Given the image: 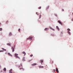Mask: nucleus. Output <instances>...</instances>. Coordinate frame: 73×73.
I'll return each mask as SVG.
<instances>
[{
  "instance_id": "obj_1",
  "label": "nucleus",
  "mask_w": 73,
  "mask_h": 73,
  "mask_svg": "<svg viewBox=\"0 0 73 73\" xmlns=\"http://www.w3.org/2000/svg\"><path fill=\"white\" fill-rule=\"evenodd\" d=\"M15 57L17 58H18L19 59H20V57H19L18 56V54L16 53L15 54Z\"/></svg>"
},
{
  "instance_id": "obj_2",
  "label": "nucleus",
  "mask_w": 73,
  "mask_h": 73,
  "mask_svg": "<svg viewBox=\"0 0 73 73\" xmlns=\"http://www.w3.org/2000/svg\"><path fill=\"white\" fill-rule=\"evenodd\" d=\"M67 30L68 31V33L69 34V35H71L70 32L69 31H70V29H67Z\"/></svg>"
},
{
  "instance_id": "obj_3",
  "label": "nucleus",
  "mask_w": 73,
  "mask_h": 73,
  "mask_svg": "<svg viewBox=\"0 0 73 73\" xmlns=\"http://www.w3.org/2000/svg\"><path fill=\"white\" fill-rule=\"evenodd\" d=\"M32 38H33V37H32V36H29V38H28L27 39V40H28V39H29V40H30H30H31L32 39Z\"/></svg>"
},
{
  "instance_id": "obj_4",
  "label": "nucleus",
  "mask_w": 73,
  "mask_h": 73,
  "mask_svg": "<svg viewBox=\"0 0 73 73\" xmlns=\"http://www.w3.org/2000/svg\"><path fill=\"white\" fill-rule=\"evenodd\" d=\"M58 22L59 24H60L61 25H62V23H61L60 21L59 20L58 21Z\"/></svg>"
},
{
  "instance_id": "obj_5",
  "label": "nucleus",
  "mask_w": 73,
  "mask_h": 73,
  "mask_svg": "<svg viewBox=\"0 0 73 73\" xmlns=\"http://www.w3.org/2000/svg\"><path fill=\"white\" fill-rule=\"evenodd\" d=\"M11 49H12V50L13 52H14V51H15V49L14 48H13V47H12L11 48Z\"/></svg>"
},
{
  "instance_id": "obj_6",
  "label": "nucleus",
  "mask_w": 73,
  "mask_h": 73,
  "mask_svg": "<svg viewBox=\"0 0 73 73\" xmlns=\"http://www.w3.org/2000/svg\"><path fill=\"white\" fill-rule=\"evenodd\" d=\"M49 28H50L51 29H52V31H55V30L53 29L51 27H49Z\"/></svg>"
},
{
  "instance_id": "obj_7",
  "label": "nucleus",
  "mask_w": 73,
  "mask_h": 73,
  "mask_svg": "<svg viewBox=\"0 0 73 73\" xmlns=\"http://www.w3.org/2000/svg\"><path fill=\"white\" fill-rule=\"evenodd\" d=\"M56 71L57 72V73H58V69L57 68H56Z\"/></svg>"
},
{
  "instance_id": "obj_8",
  "label": "nucleus",
  "mask_w": 73,
  "mask_h": 73,
  "mask_svg": "<svg viewBox=\"0 0 73 73\" xmlns=\"http://www.w3.org/2000/svg\"><path fill=\"white\" fill-rule=\"evenodd\" d=\"M12 69H11L9 70V73H13L12 72Z\"/></svg>"
},
{
  "instance_id": "obj_9",
  "label": "nucleus",
  "mask_w": 73,
  "mask_h": 73,
  "mask_svg": "<svg viewBox=\"0 0 73 73\" xmlns=\"http://www.w3.org/2000/svg\"><path fill=\"white\" fill-rule=\"evenodd\" d=\"M37 65V64L36 63H34L33 64H32V66H35V65Z\"/></svg>"
},
{
  "instance_id": "obj_10",
  "label": "nucleus",
  "mask_w": 73,
  "mask_h": 73,
  "mask_svg": "<svg viewBox=\"0 0 73 73\" xmlns=\"http://www.w3.org/2000/svg\"><path fill=\"white\" fill-rule=\"evenodd\" d=\"M49 30L48 28H46L44 29V31H48Z\"/></svg>"
},
{
  "instance_id": "obj_11",
  "label": "nucleus",
  "mask_w": 73,
  "mask_h": 73,
  "mask_svg": "<svg viewBox=\"0 0 73 73\" xmlns=\"http://www.w3.org/2000/svg\"><path fill=\"white\" fill-rule=\"evenodd\" d=\"M8 55H9L10 56H11V57H12V55L10 53H8Z\"/></svg>"
},
{
  "instance_id": "obj_12",
  "label": "nucleus",
  "mask_w": 73,
  "mask_h": 73,
  "mask_svg": "<svg viewBox=\"0 0 73 73\" xmlns=\"http://www.w3.org/2000/svg\"><path fill=\"white\" fill-rule=\"evenodd\" d=\"M7 45H8V46H11V44L9 43H8L7 44Z\"/></svg>"
},
{
  "instance_id": "obj_13",
  "label": "nucleus",
  "mask_w": 73,
  "mask_h": 73,
  "mask_svg": "<svg viewBox=\"0 0 73 73\" xmlns=\"http://www.w3.org/2000/svg\"><path fill=\"white\" fill-rule=\"evenodd\" d=\"M56 29H57L58 30V31H59L60 30V29H59V28H58V26H56Z\"/></svg>"
},
{
  "instance_id": "obj_14",
  "label": "nucleus",
  "mask_w": 73,
  "mask_h": 73,
  "mask_svg": "<svg viewBox=\"0 0 73 73\" xmlns=\"http://www.w3.org/2000/svg\"><path fill=\"white\" fill-rule=\"evenodd\" d=\"M9 36H12V33H9Z\"/></svg>"
},
{
  "instance_id": "obj_15",
  "label": "nucleus",
  "mask_w": 73,
  "mask_h": 73,
  "mask_svg": "<svg viewBox=\"0 0 73 73\" xmlns=\"http://www.w3.org/2000/svg\"><path fill=\"white\" fill-rule=\"evenodd\" d=\"M40 63H41V64H42V63L43 62V60H40Z\"/></svg>"
},
{
  "instance_id": "obj_16",
  "label": "nucleus",
  "mask_w": 73,
  "mask_h": 73,
  "mask_svg": "<svg viewBox=\"0 0 73 73\" xmlns=\"http://www.w3.org/2000/svg\"><path fill=\"white\" fill-rule=\"evenodd\" d=\"M23 61H25V57L23 58Z\"/></svg>"
},
{
  "instance_id": "obj_17",
  "label": "nucleus",
  "mask_w": 73,
  "mask_h": 73,
  "mask_svg": "<svg viewBox=\"0 0 73 73\" xmlns=\"http://www.w3.org/2000/svg\"><path fill=\"white\" fill-rule=\"evenodd\" d=\"M23 53V54H24L25 55V54H26V53H25V52H22Z\"/></svg>"
},
{
  "instance_id": "obj_18",
  "label": "nucleus",
  "mask_w": 73,
  "mask_h": 73,
  "mask_svg": "<svg viewBox=\"0 0 73 73\" xmlns=\"http://www.w3.org/2000/svg\"><path fill=\"white\" fill-rule=\"evenodd\" d=\"M40 68H44V66H39Z\"/></svg>"
},
{
  "instance_id": "obj_19",
  "label": "nucleus",
  "mask_w": 73,
  "mask_h": 73,
  "mask_svg": "<svg viewBox=\"0 0 73 73\" xmlns=\"http://www.w3.org/2000/svg\"><path fill=\"white\" fill-rule=\"evenodd\" d=\"M3 70H4V71H6V70H7V69H6V68H4V69H3Z\"/></svg>"
},
{
  "instance_id": "obj_20",
  "label": "nucleus",
  "mask_w": 73,
  "mask_h": 73,
  "mask_svg": "<svg viewBox=\"0 0 73 73\" xmlns=\"http://www.w3.org/2000/svg\"><path fill=\"white\" fill-rule=\"evenodd\" d=\"M2 50H4L5 51H6V49H4L3 48H2Z\"/></svg>"
},
{
  "instance_id": "obj_21",
  "label": "nucleus",
  "mask_w": 73,
  "mask_h": 73,
  "mask_svg": "<svg viewBox=\"0 0 73 73\" xmlns=\"http://www.w3.org/2000/svg\"><path fill=\"white\" fill-rule=\"evenodd\" d=\"M41 15H39V19H41Z\"/></svg>"
},
{
  "instance_id": "obj_22",
  "label": "nucleus",
  "mask_w": 73,
  "mask_h": 73,
  "mask_svg": "<svg viewBox=\"0 0 73 73\" xmlns=\"http://www.w3.org/2000/svg\"><path fill=\"white\" fill-rule=\"evenodd\" d=\"M20 65L21 66H20L19 67V68H20V67L21 66L22 67V64H20Z\"/></svg>"
},
{
  "instance_id": "obj_23",
  "label": "nucleus",
  "mask_w": 73,
  "mask_h": 73,
  "mask_svg": "<svg viewBox=\"0 0 73 73\" xmlns=\"http://www.w3.org/2000/svg\"><path fill=\"white\" fill-rule=\"evenodd\" d=\"M41 8V7H40L38 8V9H40Z\"/></svg>"
},
{
  "instance_id": "obj_24",
  "label": "nucleus",
  "mask_w": 73,
  "mask_h": 73,
  "mask_svg": "<svg viewBox=\"0 0 73 73\" xmlns=\"http://www.w3.org/2000/svg\"><path fill=\"white\" fill-rule=\"evenodd\" d=\"M3 30L2 28H0V31H1V30Z\"/></svg>"
},
{
  "instance_id": "obj_25",
  "label": "nucleus",
  "mask_w": 73,
  "mask_h": 73,
  "mask_svg": "<svg viewBox=\"0 0 73 73\" xmlns=\"http://www.w3.org/2000/svg\"><path fill=\"white\" fill-rule=\"evenodd\" d=\"M3 52V50H0V52Z\"/></svg>"
},
{
  "instance_id": "obj_26",
  "label": "nucleus",
  "mask_w": 73,
  "mask_h": 73,
  "mask_svg": "<svg viewBox=\"0 0 73 73\" xmlns=\"http://www.w3.org/2000/svg\"><path fill=\"white\" fill-rule=\"evenodd\" d=\"M6 24H7V23H8V21H7L6 22Z\"/></svg>"
},
{
  "instance_id": "obj_27",
  "label": "nucleus",
  "mask_w": 73,
  "mask_h": 73,
  "mask_svg": "<svg viewBox=\"0 0 73 73\" xmlns=\"http://www.w3.org/2000/svg\"><path fill=\"white\" fill-rule=\"evenodd\" d=\"M20 29H19L18 30L19 31V32H20Z\"/></svg>"
},
{
  "instance_id": "obj_28",
  "label": "nucleus",
  "mask_w": 73,
  "mask_h": 73,
  "mask_svg": "<svg viewBox=\"0 0 73 73\" xmlns=\"http://www.w3.org/2000/svg\"><path fill=\"white\" fill-rule=\"evenodd\" d=\"M33 56V54H31L30 55V57H32Z\"/></svg>"
},
{
  "instance_id": "obj_29",
  "label": "nucleus",
  "mask_w": 73,
  "mask_h": 73,
  "mask_svg": "<svg viewBox=\"0 0 73 73\" xmlns=\"http://www.w3.org/2000/svg\"><path fill=\"white\" fill-rule=\"evenodd\" d=\"M20 70H21V69H23V68H20Z\"/></svg>"
},
{
  "instance_id": "obj_30",
  "label": "nucleus",
  "mask_w": 73,
  "mask_h": 73,
  "mask_svg": "<svg viewBox=\"0 0 73 73\" xmlns=\"http://www.w3.org/2000/svg\"><path fill=\"white\" fill-rule=\"evenodd\" d=\"M49 7V6L48 7H47V8H46V9H48Z\"/></svg>"
},
{
  "instance_id": "obj_31",
  "label": "nucleus",
  "mask_w": 73,
  "mask_h": 73,
  "mask_svg": "<svg viewBox=\"0 0 73 73\" xmlns=\"http://www.w3.org/2000/svg\"><path fill=\"white\" fill-rule=\"evenodd\" d=\"M53 71H54V72H55L56 71V70H55V69H54L53 70Z\"/></svg>"
},
{
  "instance_id": "obj_32",
  "label": "nucleus",
  "mask_w": 73,
  "mask_h": 73,
  "mask_svg": "<svg viewBox=\"0 0 73 73\" xmlns=\"http://www.w3.org/2000/svg\"><path fill=\"white\" fill-rule=\"evenodd\" d=\"M36 15H38V13L37 12L36 13Z\"/></svg>"
},
{
  "instance_id": "obj_33",
  "label": "nucleus",
  "mask_w": 73,
  "mask_h": 73,
  "mask_svg": "<svg viewBox=\"0 0 73 73\" xmlns=\"http://www.w3.org/2000/svg\"><path fill=\"white\" fill-rule=\"evenodd\" d=\"M64 11V9H62V11Z\"/></svg>"
},
{
  "instance_id": "obj_34",
  "label": "nucleus",
  "mask_w": 73,
  "mask_h": 73,
  "mask_svg": "<svg viewBox=\"0 0 73 73\" xmlns=\"http://www.w3.org/2000/svg\"><path fill=\"white\" fill-rule=\"evenodd\" d=\"M72 21H73V19H72Z\"/></svg>"
},
{
  "instance_id": "obj_35",
  "label": "nucleus",
  "mask_w": 73,
  "mask_h": 73,
  "mask_svg": "<svg viewBox=\"0 0 73 73\" xmlns=\"http://www.w3.org/2000/svg\"><path fill=\"white\" fill-rule=\"evenodd\" d=\"M52 63H53V61H52Z\"/></svg>"
},
{
  "instance_id": "obj_36",
  "label": "nucleus",
  "mask_w": 73,
  "mask_h": 73,
  "mask_svg": "<svg viewBox=\"0 0 73 73\" xmlns=\"http://www.w3.org/2000/svg\"><path fill=\"white\" fill-rule=\"evenodd\" d=\"M72 15H73V13H72Z\"/></svg>"
},
{
  "instance_id": "obj_37",
  "label": "nucleus",
  "mask_w": 73,
  "mask_h": 73,
  "mask_svg": "<svg viewBox=\"0 0 73 73\" xmlns=\"http://www.w3.org/2000/svg\"><path fill=\"white\" fill-rule=\"evenodd\" d=\"M7 53V52H6L5 53V54H6Z\"/></svg>"
},
{
  "instance_id": "obj_38",
  "label": "nucleus",
  "mask_w": 73,
  "mask_h": 73,
  "mask_svg": "<svg viewBox=\"0 0 73 73\" xmlns=\"http://www.w3.org/2000/svg\"><path fill=\"white\" fill-rule=\"evenodd\" d=\"M0 24H1V23H0Z\"/></svg>"
}]
</instances>
